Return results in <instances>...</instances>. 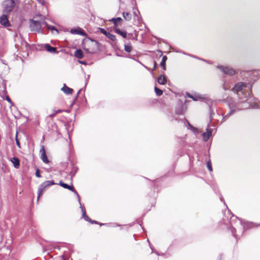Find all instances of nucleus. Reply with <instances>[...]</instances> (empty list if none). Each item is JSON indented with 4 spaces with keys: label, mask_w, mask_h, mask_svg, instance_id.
<instances>
[{
    "label": "nucleus",
    "mask_w": 260,
    "mask_h": 260,
    "mask_svg": "<svg viewBox=\"0 0 260 260\" xmlns=\"http://www.w3.org/2000/svg\"><path fill=\"white\" fill-rule=\"evenodd\" d=\"M223 88H224V90H226V89H228V88H226L224 86H223Z\"/></svg>",
    "instance_id": "46"
},
{
    "label": "nucleus",
    "mask_w": 260,
    "mask_h": 260,
    "mask_svg": "<svg viewBox=\"0 0 260 260\" xmlns=\"http://www.w3.org/2000/svg\"><path fill=\"white\" fill-rule=\"evenodd\" d=\"M11 161L13 165V166L16 168L18 169L19 168L20 166V160L17 157H13L11 159Z\"/></svg>",
    "instance_id": "17"
},
{
    "label": "nucleus",
    "mask_w": 260,
    "mask_h": 260,
    "mask_svg": "<svg viewBox=\"0 0 260 260\" xmlns=\"http://www.w3.org/2000/svg\"><path fill=\"white\" fill-rule=\"evenodd\" d=\"M186 95L188 98L192 99L193 100L196 101V99L195 98H194L193 96L192 95H191V94H190L189 93L186 92Z\"/></svg>",
    "instance_id": "36"
},
{
    "label": "nucleus",
    "mask_w": 260,
    "mask_h": 260,
    "mask_svg": "<svg viewBox=\"0 0 260 260\" xmlns=\"http://www.w3.org/2000/svg\"><path fill=\"white\" fill-rule=\"evenodd\" d=\"M157 66V63L156 61H154L153 70H155Z\"/></svg>",
    "instance_id": "42"
},
{
    "label": "nucleus",
    "mask_w": 260,
    "mask_h": 260,
    "mask_svg": "<svg viewBox=\"0 0 260 260\" xmlns=\"http://www.w3.org/2000/svg\"><path fill=\"white\" fill-rule=\"evenodd\" d=\"M2 6L4 13L9 14L14 9L15 3L14 0H5Z\"/></svg>",
    "instance_id": "2"
},
{
    "label": "nucleus",
    "mask_w": 260,
    "mask_h": 260,
    "mask_svg": "<svg viewBox=\"0 0 260 260\" xmlns=\"http://www.w3.org/2000/svg\"><path fill=\"white\" fill-rule=\"evenodd\" d=\"M139 13L138 10L137 8L133 9V14L134 15V19H137L138 21H140V18L138 15Z\"/></svg>",
    "instance_id": "23"
},
{
    "label": "nucleus",
    "mask_w": 260,
    "mask_h": 260,
    "mask_svg": "<svg viewBox=\"0 0 260 260\" xmlns=\"http://www.w3.org/2000/svg\"><path fill=\"white\" fill-rule=\"evenodd\" d=\"M214 114V113H213V112L211 111V113H210V117L211 118H212V115Z\"/></svg>",
    "instance_id": "45"
},
{
    "label": "nucleus",
    "mask_w": 260,
    "mask_h": 260,
    "mask_svg": "<svg viewBox=\"0 0 260 260\" xmlns=\"http://www.w3.org/2000/svg\"><path fill=\"white\" fill-rule=\"evenodd\" d=\"M80 91V90H79V91L78 92V93H77V96L78 95V94H79V93Z\"/></svg>",
    "instance_id": "47"
},
{
    "label": "nucleus",
    "mask_w": 260,
    "mask_h": 260,
    "mask_svg": "<svg viewBox=\"0 0 260 260\" xmlns=\"http://www.w3.org/2000/svg\"><path fill=\"white\" fill-rule=\"evenodd\" d=\"M124 19L126 21H129L132 18V15L131 13L128 12H123L122 14Z\"/></svg>",
    "instance_id": "22"
},
{
    "label": "nucleus",
    "mask_w": 260,
    "mask_h": 260,
    "mask_svg": "<svg viewBox=\"0 0 260 260\" xmlns=\"http://www.w3.org/2000/svg\"><path fill=\"white\" fill-rule=\"evenodd\" d=\"M61 90L66 94H71L73 91L72 88L67 86L65 84H63V86L61 88Z\"/></svg>",
    "instance_id": "16"
},
{
    "label": "nucleus",
    "mask_w": 260,
    "mask_h": 260,
    "mask_svg": "<svg viewBox=\"0 0 260 260\" xmlns=\"http://www.w3.org/2000/svg\"><path fill=\"white\" fill-rule=\"evenodd\" d=\"M42 24H44L48 29H50L52 32V34H56V35L58 34V30L55 27L48 24L45 21H43L42 22Z\"/></svg>",
    "instance_id": "11"
},
{
    "label": "nucleus",
    "mask_w": 260,
    "mask_h": 260,
    "mask_svg": "<svg viewBox=\"0 0 260 260\" xmlns=\"http://www.w3.org/2000/svg\"><path fill=\"white\" fill-rule=\"evenodd\" d=\"M154 90H155V92L156 93V94L158 96H160L161 95L163 92H162V90L158 88L157 87L155 86L154 87Z\"/></svg>",
    "instance_id": "27"
},
{
    "label": "nucleus",
    "mask_w": 260,
    "mask_h": 260,
    "mask_svg": "<svg viewBox=\"0 0 260 260\" xmlns=\"http://www.w3.org/2000/svg\"><path fill=\"white\" fill-rule=\"evenodd\" d=\"M217 68L219 69L223 74L228 76H233L236 72L234 69L229 66L219 65L217 66Z\"/></svg>",
    "instance_id": "4"
},
{
    "label": "nucleus",
    "mask_w": 260,
    "mask_h": 260,
    "mask_svg": "<svg viewBox=\"0 0 260 260\" xmlns=\"http://www.w3.org/2000/svg\"><path fill=\"white\" fill-rule=\"evenodd\" d=\"M39 3H40L42 5H44L45 4V0H37Z\"/></svg>",
    "instance_id": "37"
},
{
    "label": "nucleus",
    "mask_w": 260,
    "mask_h": 260,
    "mask_svg": "<svg viewBox=\"0 0 260 260\" xmlns=\"http://www.w3.org/2000/svg\"><path fill=\"white\" fill-rule=\"evenodd\" d=\"M207 167L208 169V170H209V171H210V172L212 171L211 163L210 161H209L207 162Z\"/></svg>",
    "instance_id": "30"
},
{
    "label": "nucleus",
    "mask_w": 260,
    "mask_h": 260,
    "mask_svg": "<svg viewBox=\"0 0 260 260\" xmlns=\"http://www.w3.org/2000/svg\"><path fill=\"white\" fill-rule=\"evenodd\" d=\"M84 49L88 53H92V52L90 51L88 49H86L85 48Z\"/></svg>",
    "instance_id": "43"
},
{
    "label": "nucleus",
    "mask_w": 260,
    "mask_h": 260,
    "mask_svg": "<svg viewBox=\"0 0 260 260\" xmlns=\"http://www.w3.org/2000/svg\"><path fill=\"white\" fill-rule=\"evenodd\" d=\"M3 95L6 96L5 99L11 104V106H13V104L9 96L8 95H7V93L6 94V95Z\"/></svg>",
    "instance_id": "29"
},
{
    "label": "nucleus",
    "mask_w": 260,
    "mask_h": 260,
    "mask_svg": "<svg viewBox=\"0 0 260 260\" xmlns=\"http://www.w3.org/2000/svg\"><path fill=\"white\" fill-rule=\"evenodd\" d=\"M44 47H45V49L50 53H57L56 48L55 47L51 46L48 44H45Z\"/></svg>",
    "instance_id": "14"
},
{
    "label": "nucleus",
    "mask_w": 260,
    "mask_h": 260,
    "mask_svg": "<svg viewBox=\"0 0 260 260\" xmlns=\"http://www.w3.org/2000/svg\"><path fill=\"white\" fill-rule=\"evenodd\" d=\"M110 21L113 22L114 25V27L118 26L119 25H121V23L123 21V20L120 17L113 18L109 20Z\"/></svg>",
    "instance_id": "12"
},
{
    "label": "nucleus",
    "mask_w": 260,
    "mask_h": 260,
    "mask_svg": "<svg viewBox=\"0 0 260 260\" xmlns=\"http://www.w3.org/2000/svg\"><path fill=\"white\" fill-rule=\"evenodd\" d=\"M62 111H63V110H60V109H58L57 110H55V109H53V113L50 114L49 115V117H51V118H53L54 117L57 113H61Z\"/></svg>",
    "instance_id": "24"
},
{
    "label": "nucleus",
    "mask_w": 260,
    "mask_h": 260,
    "mask_svg": "<svg viewBox=\"0 0 260 260\" xmlns=\"http://www.w3.org/2000/svg\"><path fill=\"white\" fill-rule=\"evenodd\" d=\"M220 200H221V201H224V200H223V198H221L220 199Z\"/></svg>",
    "instance_id": "48"
},
{
    "label": "nucleus",
    "mask_w": 260,
    "mask_h": 260,
    "mask_svg": "<svg viewBox=\"0 0 260 260\" xmlns=\"http://www.w3.org/2000/svg\"><path fill=\"white\" fill-rule=\"evenodd\" d=\"M75 56L77 58L81 59L83 57V54L81 50L77 49L75 51Z\"/></svg>",
    "instance_id": "19"
},
{
    "label": "nucleus",
    "mask_w": 260,
    "mask_h": 260,
    "mask_svg": "<svg viewBox=\"0 0 260 260\" xmlns=\"http://www.w3.org/2000/svg\"><path fill=\"white\" fill-rule=\"evenodd\" d=\"M252 84L249 82H239L232 88V91L237 94L238 100L232 98L227 100L230 112L223 117L221 122H224L236 112L249 108L260 109V101L250 96Z\"/></svg>",
    "instance_id": "1"
},
{
    "label": "nucleus",
    "mask_w": 260,
    "mask_h": 260,
    "mask_svg": "<svg viewBox=\"0 0 260 260\" xmlns=\"http://www.w3.org/2000/svg\"><path fill=\"white\" fill-rule=\"evenodd\" d=\"M212 129L209 128V125L208 124L206 132L202 134L203 139L205 142H207L210 137L212 136Z\"/></svg>",
    "instance_id": "6"
},
{
    "label": "nucleus",
    "mask_w": 260,
    "mask_h": 260,
    "mask_svg": "<svg viewBox=\"0 0 260 260\" xmlns=\"http://www.w3.org/2000/svg\"><path fill=\"white\" fill-rule=\"evenodd\" d=\"M188 123V126L190 127L191 129H192L194 133L198 131L197 128L192 126L188 121H187Z\"/></svg>",
    "instance_id": "31"
},
{
    "label": "nucleus",
    "mask_w": 260,
    "mask_h": 260,
    "mask_svg": "<svg viewBox=\"0 0 260 260\" xmlns=\"http://www.w3.org/2000/svg\"><path fill=\"white\" fill-rule=\"evenodd\" d=\"M90 222L91 223H96V224L98 223V222L96 221L92 220H91V221H90Z\"/></svg>",
    "instance_id": "44"
},
{
    "label": "nucleus",
    "mask_w": 260,
    "mask_h": 260,
    "mask_svg": "<svg viewBox=\"0 0 260 260\" xmlns=\"http://www.w3.org/2000/svg\"><path fill=\"white\" fill-rule=\"evenodd\" d=\"M83 218L85 219V220L88 221L89 222H90V221H91V219H90L89 217L87 215L85 216V217H84Z\"/></svg>",
    "instance_id": "38"
},
{
    "label": "nucleus",
    "mask_w": 260,
    "mask_h": 260,
    "mask_svg": "<svg viewBox=\"0 0 260 260\" xmlns=\"http://www.w3.org/2000/svg\"><path fill=\"white\" fill-rule=\"evenodd\" d=\"M0 23L5 27L10 26V23L9 21L8 16L5 13L0 17Z\"/></svg>",
    "instance_id": "7"
},
{
    "label": "nucleus",
    "mask_w": 260,
    "mask_h": 260,
    "mask_svg": "<svg viewBox=\"0 0 260 260\" xmlns=\"http://www.w3.org/2000/svg\"><path fill=\"white\" fill-rule=\"evenodd\" d=\"M89 78V75H88L87 77L86 78L85 85H86L87 84V83L88 82Z\"/></svg>",
    "instance_id": "41"
},
{
    "label": "nucleus",
    "mask_w": 260,
    "mask_h": 260,
    "mask_svg": "<svg viewBox=\"0 0 260 260\" xmlns=\"http://www.w3.org/2000/svg\"><path fill=\"white\" fill-rule=\"evenodd\" d=\"M59 184L63 187L64 188L68 189L72 191L77 196L79 203L80 204V198L79 194L77 192V191L75 189L74 186L73 185L70 186L68 184L63 183L62 181H60L59 183Z\"/></svg>",
    "instance_id": "5"
},
{
    "label": "nucleus",
    "mask_w": 260,
    "mask_h": 260,
    "mask_svg": "<svg viewBox=\"0 0 260 260\" xmlns=\"http://www.w3.org/2000/svg\"><path fill=\"white\" fill-rule=\"evenodd\" d=\"M167 59V57L166 56H164L160 62V66L163 68L164 70H166V62Z\"/></svg>",
    "instance_id": "26"
},
{
    "label": "nucleus",
    "mask_w": 260,
    "mask_h": 260,
    "mask_svg": "<svg viewBox=\"0 0 260 260\" xmlns=\"http://www.w3.org/2000/svg\"><path fill=\"white\" fill-rule=\"evenodd\" d=\"M36 176L38 178L41 177V175H40V171L39 169H37L36 171Z\"/></svg>",
    "instance_id": "35"
},
{
    "label": "nucleus",
    "mask_w": 260,
    "mask_h": 260,
    "mask_svg": "<svg viewBox=\"0 0 260 260\" xmlns=\"http://www.w3.org/2000/svg\"><path fill=\"white\" fill-rule=\"evenodd\" d=\"M176 113L177 114H178V115H181V114H182L183 113V111H182V109H176Z\"/></svg>",
    "instance_id": "33"
},
{
    "label": "nucleus",
    "mask_w": 260,
    "mask_h": 260,
    "mask_svg": "<svg viewBox=\"0 0 260 260\" xmlns=\"http://www.w3.org/2000/svg\"><path fill=\"white\" fill-rule=\"evenodd\" d=\"M42 184L44 185L45 187L47 188L51 185L56 184L52 180H48L45 181L42 183Z\"/></svg>",
    "instance_id": "21"
},
{
    "label": "nucleus",
    "mask_w": 260,
    "mask_h": 260,
    "mask_svg": "<svg viewBox=\"0 0 260 260\" xmlns=\"http://www.w3.org/2000/svg\"><path fill=\"white\" fill-rule=\"evenodd\" d=\"M79 62L81 64H86V62L85 61H81V60H79Z\"/></svg>",
    "instance_id": "40"
},
{
    "label": "nucleus",
    "mask_w": 260,
    "mask_h": 260,
    "mask_svg": "<svg viewBox=\"0 0 260 260\" xmlns=\"http://www.w3.org/2000/svg\"><path fill=\"white\" fill-rule=\"evenodd\" d=\"M0 93L3 95H6L7 93L6 83L4 80H2V81L0 84Z\"/></svg>",
    "instance_id": "13"
},
{
    "label": "nucleus",
    "mask_w": 260,
    "mask_h": 260,
    "mask_svg": "<svg viewBox=\"0 0 260 260\" xmlns=\"http://www.w3.org/2000/svg\"><path fill=\"white\" fill-rule=\"evenodd\" d=\"M80 209L81 210V211L82 212V217L84 218V217H85V216L87 215L86 214L85 209V208L84 207L82 206L81 203H80Z\"/></svg>",
    "instance_id": "28"
},
{
    "label": "nucleus",
    "mask_w": 260,
    "mask_h": 260,
    "mask_svg": "<svg viewBox=\"0 0 260 260\" xmlns=\"http://www.w3.org/2000/svg\"><path fill=\"white\" fill-rule=\"evenodd\" d=\"M100 30L101 33L105 35L108 39L111 41L114 42L116 41V38L115 35L111 34L109 31H107L105 29L102 28H100Z\"/></svg>",
    "instance_id": "8"
},
{
    "label": "nucleus",
    "mask_w": 260,
    "mask_h": 260,
    "mask_svg": "<svg viewBox=\"0 0 260 260\" xmlns=\"http://www.w3.org/2000/svg\"><path fill=\"white\" fill-rule=\"evenodd\" d=\"M157 81L159 84L164 85L166 82V78L164 75H160Z\"/></svg>",
    "instance_id": "20"
},
{
    "label": "nucleus",
    "mask_w": 260,
    "mask_h": 260,
    "mask_svg": "<svg viewBox=\"0 0 260 260\" xmlns=\"http://www.w3.org/2000/svg\"><path fill=\"white\" fill-rule=\"evenodd\" d=\"M124 50L128 53H129L132 50V47L130 44H124Z\"/></svg>",
    "instance_id": "25"
},
{
    "label": "nucleus",
    "mask_w": 260,
    "mask_h": 260,
    "mask_svg": "<svg viewBox=\"0 0 260 260\" xmlns=\"http://www.w3.org/2000/svg\"><path fill=\"white\" fill-rule=\"evenodd\" d=\"M15 140H16V143L17 146L19 148H20V142H19V140L17 139V134H16V135Z\"/></svg>",
    "instance_id": "34"
},
{
    "label": "nucleus",
    "mask_w": 260,
    "mask_h": 260,
    "mask_svg": "<svg viewBox=\"0 0 260 260\" xmlns=\"http://www.w3.org/2000/svg\"><path fill=\"white\" fill-rule=\"evenodd\" d=\"M70 32L72 34L80 35L82 36H86V33L81 28L77 27L71 29Z\"/></svg>",
    "instance_id": "9"
},
{
    "label": "nucleus",
    "mask_w": 260,
    "mask_h": 260,
    "mask_svg": "<svg viewBox=\"0 0 260 260\" xmlns=\"http://www.w3.org/2000/svg\"><path fill=\"white\" fill-rule=\"evenodd\" d=\"M30 29L31 31L43 34L41 23L39 21L30 20Z\"/></svg>",
    "instance_id": "3"
},
{
    "label": "nucleus",
    "mask_w": 260,
    "mask_h": 260,
    "mask_svg": "<svg viewBox=\"0 0 260 260\" xmlns=\"http://www.w3.org/2000/svg\"><path fill=\"white\" fill-rule=\"evenodd\" d=\"M105 224H104V223H102V224H101L100 225L102 226L103 225H105Z\"/></svg>",
    "instance_id": "49"
},
{
    "label": "nucleus",
    "mask_w": 260,
    "mask_h": 260,
    "mask_svg": "<svg viewBox=\"0 0 260 260\" xmlns=\"http://www.w3.org/2000/svg\"><path fill=\"white\" fill-rule=\"evenodd\" d=\"M40 153L41 155V158L42 159V161L45 164H48L49 160L46 156L45 150L44 149V146H42L40 150Z\"/></svg>",
    "instance_id": "10"
},
{
    "label": "nucleus",
    "mask_w": 260,
    "mask_h": 260,
    "mask_svg": "<svg viewBox=\"0 0 260 260\" xmlns=\"http://www.w3.org/2000/svg\"><path fill=\"white\" fill-rule=\"evenodd\" d=\"M108 225H111L113 227H116V226H120L119 225H118L116 223H109L108 224Z\"/></svg>",
    "instance_id": "39"
},
{
    "label": "nucleus",
    "mask_w": 260,
    "mask_h": 260,
    "mask_svg": "<svg viewBox=\"0 0 260 260\" xmlns=\"http://www.w3.org/2000/svg\"><path fill=\"white\" fill-rule=\"evenodd\" d=\"M230 230H231V232H232V235H233L234 237H235L236 238H237V236H236V235H235V232H236V229H235L234 228L232 227L231 228H230Z\"/></svg>",
    "instance_id": "32"
},
{
    "label": "nucleus",
    "mask_w": 260,
    "mask_h": 260,
    "mask_svg": "<svg viewBox=\"0 0 260 260\" xmlns=\"http://www.w3.org/2000/svg\"><path fill=\"white\" fill-rule=\"evenodd\" d=\"M45 189L46 188L42 183L39 185L38 189V201L39 200V199L42 196Z\"/></svg>",
    "instance_id": "15"
},
{
    "label": "nucleus",
    "mask_w": 260,
    "mask_h": 260,
    "mask_svg": "<svg viewBox=\"0 0 260 260\" xmlns=\"http://www.w3.org/2000/svg\"><path fill=\"white\" fill-rule=\"evenodd\" d=\"M114 31L117 34H119V35L121 36L123 38H126L127 37V33L125 31H121L120 30V29L117 28H114Z\"/></svg>",
    "instance_id": "18"
}]
</instances>
